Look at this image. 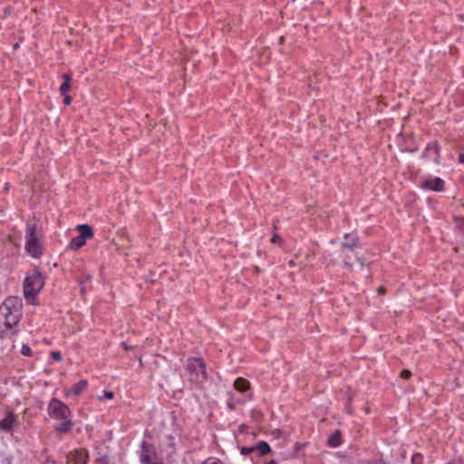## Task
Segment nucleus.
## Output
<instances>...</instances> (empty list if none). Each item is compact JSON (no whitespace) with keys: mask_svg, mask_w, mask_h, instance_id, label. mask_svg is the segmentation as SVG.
<instances>
[{"mask_svg":"<svg viewBox=\"0 0 464 464\" xmlns=\"http://www.w3.org/2000/svg\"><path fill=\"white\" fill-rule=\"evenodd\" d=\"M48 413L52 418L57 420H66L71 411L66 404L56 398H53L48 405Z\"/></svg>","mask_w":464,"mask_h":464,"instance_id":"423d86ee","label":"nucleus"},{"mask_svg":"<svg viewBox=\"0 0 464 464\" xmlns=\"http://www.w3.org/2000/svg\"><path fill=\"white\" fill-rule=\"evenodd\" d=\"M44 280L38 271H34L27 276L24 282V295L25 298H34L43 288Z\"/></svg>","mask_w":464,"mask_h":464,"instance_id":"7ed1b4c3","label":"nucleus"},{"mask_svg":"<svg viewBox=\"0 0 464 464\" xmlns=\"http://www.w3.org/2000/svg\"><path fill=\"white\" fill-rule=\"evenodd\" d=\"M411 376V372L407 369L401 371V377L403 379H409Z\"/></svg>","mask_w":464,"mask_h":464,"instance_id":"bb28decb","label":"nucleus"},{"mask_svg":"<svg viewBox=\"0 0 464 464\" xmlns=\"http://www.w3.org/2000/svg\"><path fill=\"white\" fill-rule=\"evenodd\" d=\"M289 266H295V262H294L293 260H290V261H289Z\"/></svg>","mask_w":464,"mask_h":464,"instance_id":"c9c22d12","label":"nucleus"},{"mask_svg":"<svg viewBox=\"0 0 464 464\" xmlns=\"http://www.w3.org/2000/svg\"><path fill=\"white\" fill-rule=\"evenodd\" d=\"M69 464H87L88 452L85 450H75L70 451L67 455Z\"/></svg>","mask_w":464,"mask_h":464,"instance_id":"9d476101","label":"nucleus"},{"mask_svg":"<svg viewBox=\"0 0 464 464\" xmlns=\"http://www.w3.org/2000/svg\"><path fill=\"white\" fill-rule=\"evenodd\" d=\"M423 157L434 161L435 163H439V147L436 142L429 143L426 146L425 151L423 153Z\"/></svg>","mask_w":464,"mask_h":464,"instance_id":"9b49d317","label":"nucleus"},{"mask_svg":"<svg viewBox=\"0 0 464 464\" xmlns=\"http://www.w3.org/2000/svg\"><path fill=\"white\" fill-rule=\"evenodd\" d=\"M62 77L64 80V82H71V76L68 73H63Z\"/></svg>","mask_w":464,"mask_h":464,"instance_id":"c756f323","label":"nucleus"},{"mask_svg":"<svg viewBox=\"0 0 464 464\" xmlns=\"http://www.w3.org/2000/svg\"><path fill=\"white\" fill-rule=\"evenodd\" d=\"M88 386L87 380H81L75 383L68 392V396H78L80 395Z\"/></svg>","mask_w":464,"mask_h":464,"instance_id":"ddd939ff","label":"nucleus"},{"mask_svg":"<svg viewBox=\"0 0 464 464\" xmlns=\"http://www.w3.org/2000/svg\"><path fill=\"white\" fill-rule=\"evenodd\" d=\"M77 230L79 231V236L82 237L84 240L87 238H91L93 236L92 228L86 224L78 225Z\"/></svg>","mask_w":464,"mask_h":464,"instance_id":"4468645a","label":"nucleus"},{"mask_svg":"<svg viewBox=\"0 0 464 464\" xmlns=\"http://www.w3.org/2000/svg\"><path fill=\"white\" fill-rule=\"evenodd\" d=\"M271 241L273 243H276L278 241H281V238L276 234H275L274 237H272Z\"/></svg>","mask_w":464,"mask_h":464,"instance_id":"7c9ffc66","label":"nucleus"},{"mask_svg":"<svg viewBox=\"0 0 464 464\" xmlns=\"http://www.w3.org/2000/svg\"><path fill=\"white\" fill-rule=\"evenodd\" d=\"M71 89V82H63L60 86V92L62 95L66 94Z\"/></svg>","mask_w":464,"mask_h":464,"instance_id":"aec40b11","label":"nucleus"},{"mask_svg":"<svg viewBox=\"0 0 464 464\" xmlns=\"http://www.w3.org/2000/svg\"><path fill=\"white\" fill-rule=\"evenodd\" d=\"M342 443V433L340 430H335L328 439V444L331 447H338Z\"/></svg>","mask_w":464,"mask_h":464,"instance_id":"dca6fc26","label":"nucleus"},{"mask_svg":"<svg viewBox=\"0 0 464 464\" xmlns=\"http://www.w3.org/2000/svg\"><path fill=\"white\" fill-rule=\"evenodd\" d=\"M81 291H82V294H83V292H84V288H83V287H82V288H81Z\"/></svg>","mask_w":464,"mask_h":464,"instance_id":"4c0bfd02","label":"nucleus"},{"mask_svg":"<svg viewBox=\"0 0 464 464\" xmlns=\"http://www.w3.org/2000/svg\"><path fill=\"white\" fill-rule=\"evenodd\" d=\"M271 450L270 446L266 441H258L253 446H243L240 452L244 456L256 454L257 457L266 455Z\"/></svg>","mask_w":464,"mask_h":464,"instance_id":"6e6552de","label":"nucleus"},{"mask_svg":"<svg viewBox=\"0 0 464 464\" xmlns=\"http://www.w3.org/2000/svg\"><path fill=\"white\" fill-rule=\"evenodd\" d=\"M51 356L53 359H54L55 361H60L62 359V355H61V353L58 352V351H53L51 353Z\"/></svg>","mask_w":464,"mask_h":464,"instance_id":"a878e982","label":"nucleus"},{"mask_svg":"<svg viewBox=\"0 0 464 464\" xmlns=\"http://www.w3.org/2000/svg\"><path fill=\"white\" fill-rule=\"evenodd\" d=\"M14 422V416L13 413H9L5 419L2 420L0 424L4 430H8L13 427Z\"/></svg>","mask_w":464,"mask_h":464,"instance_id":"a211bd4d","label":"nucleus"},{"mask_svg":"<svg viewBox=\"0 0 464 464\" xmlns=\"http://www.w3.org/2000/svg\"><path fill=\"white\" fill-rule=\"evenodd\" d=\"M457 227L460 231H464V218H459L457 220Z\"/></svg>","mask_w":464,"mask_h":464,"instance_id":"cd10ccee","label":"nucleus"},{"mask_svg":"<svg viewBox=\"0 0 464 464\" xmlns=\"http://www.w3.org/2000/svg\"><path fill=\"white\" fill-rule=\"evenodd\" d=\"M267 464H276L275 461H270Z\"/></svg>","mask_w":464,"mask_h":464,"instance_id":"e433bc0d","label":"nucleus"},{"mask_svg":"<svg viewBox=\"0 0 464 464\" xmlns=\"http://www.w3.org/2000/svg\"><path fill=\"white\" fill-rule=\"evenodd\" d=\"M113 396H114V394H113V392H110V391H103V394H102V396H99V397H98V400H99V401H102V400H103V398H106V399L111 400V399H112V398H113Z\"/></svg>","mask_w":464,"mask_h":464,"instance_id":"4be33fe9","label":"nucleus"},{"mask_svg":"<svg viewBox=\"0 0 464 464\" xmlns=\"http://www.w3.org/2000/svg\"><path fill=\"white\" fill-rule=\"evenodd\" d=\"M411 464H423V458L420 453H415L411 457Z\"/></svg>","mask_w":464,"mask_h":464,"instance_id":"412c9836","label":"nucleus"},{"mask_svg":"<svg viewBox=\"0 0 464 464\" xmlns=\"http://www.w3.org/2000/svg\"><path fill=\"white\" fill-rule=\"evenodd\" d=\"M91 278H92V276H91V275H86V276H84V280H86V281H87V280H90Z\"/></svg>","mask_w":464,"mask_h":464,"instance_id":"f704fd0d","label":"nucleus"},{"mask_svg":"<svg viewBox=\"0 0 464 464\" xmlns=\"http://www.w3.org/2000/svg\"><path fill=\"white\" fill-rule=\"evenodd\" d=\"M385 291H386V290H385V288H384V287H382V286H381V287H379V288H378V293H379V295H384V294H385Z\"/></svg>","mask_w":464,"mask_h":464,"instance_id":"2f4dec72","label":"nucleus"},{"mask_svg":"<svg viewBox=\"0 0 464 464\" xmlns=\"http://www.w3.org/2000/svg\"><path fill=\"white\" fill-rule=\"evenodd\" d=\"M72 421L70 419L64 420V421L57 426H55V430L62 432V433H67L69 432L72 428Z\"/></svg>","mask_w":464,"mask_h":464,"instance_id":"f3484780","label":"nucleus"},{"mask_svg":"<svg viewBox=\"0 0 464 464\" xmlns=\"http://www.w3.org/2000/svg\"><path fill=\"white\" fill-rule=\"evenodd\" d=\"M201 464H224L220 459L209 458L203 461Z\"/></svg>","mask_w":464,"mask_h":464,"instance_id":"5701e85b","label":"nucleus"},{"mask_svg":"<svg viewBox=\"0 0 464 464\" xmlns=\"http://www.w3.org/2000/svg\"><path fill=\"white\" fill-rule=\"evenodd\" d=\"M186 370L189 375V382L195 384H200L208 378L206 364L200 357L188 359Z\"/></svg>","mask_w":464,"mask_h":464,"instance_id":"f03ea898","label":"nucleus"},{"mask_svg":"<svg viewBox=\"0 0 464 464\" xmlns=\"http://www.w3.org/2000/svg\"><path fill=\"white\" fill-rule=\"evenodd\" d=\"M86 243V240H84L82 237H81L79 235L75 237H73L70 242V247L73 250H77L83 246Z\"/></svg>","mask_w":464,"mask_h":464,"instance_id":"6ab92c4d","label":"nucleus"},{"mask_svg":"<svg viewBox=\"0 0 464 464\" xmlns=\"http://www.w3.org/2000/svg\"><path fill=\"white\" fill-rule=\"evenodd\" d=\"M360 247L359 238L354 234H345L343 237V241L340 245L338 249H342L348 252H354Z\"/></svg>","mask_w":464,"mask_h":464,"instance_id":"1a4fd4ad","label":"nucleus"},{"mask_svg":"<svg viewBox=\"0 0 464 464\" xmlns=\"http://www.w3.org/2000/svg\"><path fill=\"white\" fill-rule=\"evenodd\" d=\"M26 242L25 249L33 257H39L42 255V246L39 243V238L36 234V225L27 224L26 226Z\"/></svg>","mask_w":464,"mask_h":464,"instance_id":"20e7f679","label":"nucleus"},{"mask_svg":"<svg viewBox=\"0 0 464 464\" xmlns=\"http://www.w3.org/2000/svg\"><path fill=\"white\" fill-rule=\"evenodd\" d=\"M121 346L125 349V350H130V349H132V347L129 346L126 343L122 342L121 343Z\"/></svg>","mask_w":464,"mask_h":464,"instance_id":"473e14b6","label":"nucleus"},{"mask_svg":"<svg viewBox=\"0 0 464 464\" xmlns=\"http://www.w3.org/2000/svg\"><path fill=\"white\" fill-rule=\"evenodd\" d=\"M21 353L23 355L30 356L31 355V349L27 345H23Z\"/></svg>","mask_w":464,"mask_h":464,"instance_id":"b1692460","label":"nucleus"},{"mask_svg":"<svg viewBox=\"0 0 464 464\" xmlns=\"http://www.w3.org/2000/svg\"><path fill=\"white\" fill-rule=\"evenodd\" d=\"M97 461L100 463V464H110V459L107 456H101L100 458L97 459Z\"/></svg>","mask_w":464,"mask_h":464,"instance_id":"393cba45","label":"nucleus"},{"mask_svg":"<svg viewBox=\"0 0 464 464\" xmlns=\"http://www.w3.org/2000/svg\"><path fill=\"white\" fill-rule=\"evenodd\" d=\"M459 160L460 163L464 164V153L459 154Z\"/></svg>","mask_w":464,"mask_h":464,"instance_id":"72a5a7b5","label":"nucleus"},{"mask_svg":"<svg viewBox=\"0 0 464 464\" xmlns=\"http://www.w3.org/2000/svg\"><path fill=\"white\" fill-rule=\"evenodd\" d=\"M22 303L16 297H9L0 305V336L9 334L20 319Z\"/></svg>","mask_w":464,"mask_h":464,"instance_id":"f257e3e1","label":"nucleus"},{"mask_svg":"<svg viewBox=\"0 0 464 464\" xmlns=\"http://www.w3.org/2000/svg\"><path fill=\"white\" fill-rule=\"evenodd\" d=\"M141 464H164L159 459L154 445L143 441L140 454Z\"/></svg>","mask_w":464,"mask_h":464,"instance_id":"0eeeda50","label":"nucleus"},{"mask_svg":"<svg viewBox=\"0 0 464 464\" xmlns=\"http://www.w3.org/2000/svg\"><path fill=\"white\" fill-rule=\"evenodd\" d=\"M249 386H250V383L247 380L244 379V378H237L236 379L235 382H234V387L236 390H237L238 392H246V390L249 389Z\"/></svg>","mask_w":464,"mask_h":464,"instance_id":"2eb2a0df","label":"nucleus"},{"mask_svg":"<svg viewBox=\"0 0 464 464\" xmlns=\"http://www.w3.org/2000/svg\"><path fill=\"white\" fill-rule=\"evenodd\" d=\"M63 96V103L65 105H69L72 102V97L70 95L64 94Z\"/></svg>","mask_w":464,"mask_h":464,"instance_id":"c85d7f7f","label":"nucleus"},{"mask_svg":"<svg viewBox=\"0 0 464 464\" xmlns=\"http://www.w3.org/2000/svg\"><path fill=\"white\" fill-rule=\"evenodd\" d=\"M421 188H426L434 191H441L444 188V181L440 178L430 179L421 183Z\"/></svg>","mask_w":464,"mask_h":464,"instance_id":"f8f14e48","label":"nucleus"},{"mask_svg":"<svg viewBox=\"0 0 464 464\" xmlns=\"http://www.w3.org/2000/svg\"><path fill=\"white\" fill-rule=\"evenodd\" d=\"M334 255L337 256V258L342 259L343 266L349 271H353L354 268V265H357L360 269H362L364 261L358 256L357 250L354 252H346L342 249H336Z\"/></svg>","mask_w":464,"mask_h":464,"instance_id":"39448f33","label":"nucleus"}]
</instances>
